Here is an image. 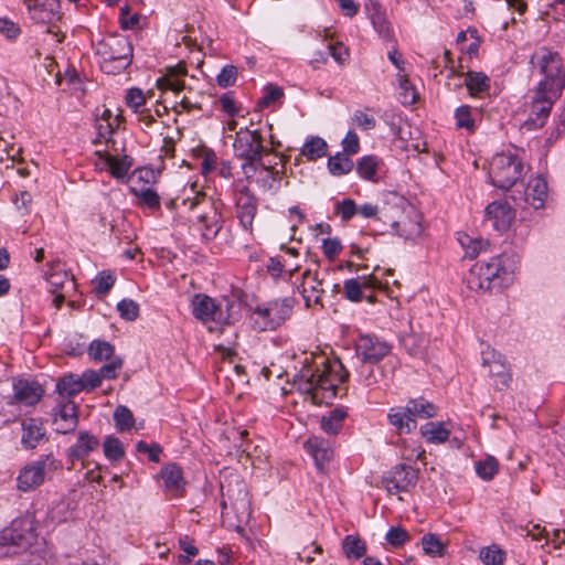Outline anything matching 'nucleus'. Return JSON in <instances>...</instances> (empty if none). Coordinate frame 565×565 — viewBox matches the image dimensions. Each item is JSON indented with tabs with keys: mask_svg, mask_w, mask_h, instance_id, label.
Instances as JSON below:
<instances>
[{
	"mask_svg": "<svg viewBox=\"0 0 565 565\" xmlns=\"http://www.w3.org/2000/svg\"><path fill=\"white\" fill-rule=\"evenodd\" d=\"M193 196L182 199V204L188 206L189 210L195 211L202 207L196 215L198 224L201 228V236L204 241H213L224 225L223 203L221 200L209 198L204 192L196 191L195 184L191 185Z\"/></svg>",
	"mask_w": 565,
	"mask_h": 565,
	"instance_id": "f257e3e1",
	"label": "nucleus"
},
{
	"mask_svg": "<svg viewBox=\"0 0 565 565\" xmlns=\"http://www.w3.org/2000/svg\"><path fill=\"white\" fill-rule=\"evenodd\" d=\"M93 46L104 73L118 74L131 64L134 49L124 35L109 34L93 42Z\"/></svg>",
	"mask_w": 565,
	"mask_h": 565,
	"instance_id": "f03ea898",
	"label": "nucleus"
},
{
	"mask_svg": "<svg viewBox=\"0 0 565 565\" xmlns=\"http://www.w3.org/2000/svg\"><path fill=\"white\" fill-rule=\"evenodd\" d=\"M530 64L543 76L536 88L547 89L553 97H561L565 88V71L561 54L543 46L531 55Z\"/></svg>",
	"mask_w": 565,
	"mask_h": 565,
	"instance_id": "7ed1b4c3",
	"label": "nucleus"
},
{
	"mask_svg": "<svg viewBox=\"0 0 565 565\" xmlns=\"http://www.w3.org/2000/svg\"><path fill=\"white\" fill-rule=\"evenodd\" d=\"M511 281V273L503 266L501 256L477 263L469 270L467 285L475 291L502 290Z\"/></svg>",
	"mask_w": 565,
	"mask_h": 565,
	"instance_id": "20e7f679",
	"label": "nucleus"
},
{
	"mask_svg": "<svg viewBox=\"0 0 565 565\" xmlns=\"http://www.w3.org/2000/svg\"><path fill=\"white\" fill-rule=\"evenodd\" d=\"M296 302L294 297H285L258 305L250 315L253 329L257 332L278 329L291 317Z\"/></svg>",
	"mask_w": 565,
	"mask_h": 565,
	"instance_id": "39448f33",
	"label": "nucleus"
},
{
	"mask_svg": "<svg viewBox=\"0 0 565 565\" xmlns=\"http://www.w3.org/2000/svg\"><path fill=\"white\" fill-rule=\"evenodd\" d=\"M273 149L264 145V138L259 130L241 128L235 134L233 141L234 157L242 160L241 169L243 173H248L255 164L264 160V154L270 153Z\"/></svg>",
	"mask_w": 565,
	"mask_h": 565,
	"instance_id": "423d86ee",
	"label": "nucleus"
},
{
	"mask_svg": "<svg viewBox=\"0 0 565 565\" xmlns=\"http://www.w3.org/2000/svg\"><path fill=\"white\" fill-rule=\"evenodd\" d=\"M405 199L397 193H388L379 204V221L393 227L399 235L411 237L422 232L418 222H412L404 216Z\"/></svg>",
	"mask_w": 565,
	"mask_h": 565,
	"instance_id": "0eeeda50",
	"label": "nucleus"
},
{
	"mask_svg": "<svg viewBox=\"0 0 565 565\" xmlns=\"http://www.w3.org/2000/svg\"><path fill=\"white\" fill-rule=\"evenodd\" d=\"M36 541L33 521L29 516L13 520L0 533V555L17 554Z\"/></svg>",
	"mask_w": 565,
	"mask_h": 565,
	"instance_id": "6e6552de",
	"label": "nucleus"
},
{
	"mask_svg": "<svg viewBox=\"0 0 565 565\" xmlns=\"http://www.w3.org/2000/svg\"><path fill=\"white\" fill-rule=\"evenodd\" d=\"M63 468L62 461L50 452L25 465L17 477V488L22 492L35 490L45 481V477Z\"/></svg>",
	"mask_w": 565,
	"mask_h": 565,
	"instance_id": "1a4fd4ad",
	"label": "nucleus"
},
{
	"mask_svg": "<svg viewBox=\"0 0 565 565\" xmlns=\"http://www.w3.org/2000/svg\"><path fill=\"white\" fill-rule=\"evenodd\" d=\"M323 369L311 365L303 366L298 375V388L306 394H311L313 399L318 398V391H322L321 398H333L337 395V385L330 380V370L326 361Z\"/></svg>",
	"mask_w": 565,
	"mask_h": 565,
	"instance_id": "9d476101",
	"label": "nucleus"
},
{
	"mask_svg": "<svg viewBox=\"0 0 565 565\" xmlns=\"http://www.w3.org/2000/svg\"><path fill=\"white\" fill-rule=\"evenodd\" d=\"M523 164L516 154L502 152L492 158L489 177L494 186L509 190L521 178Z\"/></svg>",
	"mask_w": 565,
	"mask_h": 565,
	"instance_id": "9b49d317",
	"label": "nucleus"
},
{
	"mask_svg": "<svg viewBox=\"0 0 565 565\" xmlns=\"http://www.w3.org/2000/svg\"><path fill=\"white\" fill-rule=\"evenodd\" d=\"M31 19L38 24H46V33L56 38V42L61 43L64 34L57 26V22L62 18L60 0H24Z\"/></svg>",
	"mask_w": 565,
	"mask_h": 565,
	"instance_id": "f8f14e48",
	"label": "nucleus"
},
{
	"mask_svg": "<svg viewBox=\"0 0 565 565\" xmlns=\"http://www.w3.org/2000/svg\"><path fill=\"white\" fill-rule=\"evenodd\" d=\"M418 480V472L409 465L399 463L394 466L382 477V486L388 494L409 492L415 488Z\"/></svg>",
	"mask_w": 565,
	"mask_h": 565,
	"instance_id": "ddd939ff",
	"label": "nucleus"
},
{
	"mask_svg": "<svg viewBox=\"0 0 565 565\" xmlns=\"http://www.w3.org/2000/svg\"><path fill=\"white\" fill-rule=\"evenodd\" d=\"M284 168L282 163L280 169H278L277 163H266L262 160L259 164H255L254 169L248 171V173H244V175L247 181H254L260 190L277 193L280 189Z\"/></svg>",
	"mask_w": 565,
	"mask_h": 565,
	"instance_id": "4468645a",
	"label": "nucleus"
},
{
	"mask_svg": "<svg viewBox=\"0 0 565 565\" xmlns=\"http://www.w3.org/2000/svg\"><path fill=\"white\" fill-rule=\"evenodd\" d=\"M222 490V501L221 507L223 512L227 510L228 502L231 505V509L235 511L237 514L245 515L246 518H249L250 515V501L248 498V491L246 489V486L244 482L238 481L237 482V490L235 491L231 483L228 484H221Z\"/></svg>",
	"mask_w": 565,
	"mask_h": 565,
	"instance_id": "2eb2a0df",
	"label": "nucleus"
},
{
	"mask_svg": "<svg viewBox=\"0 0 565 565\" xmlns=\"http://www.w3.org/2000/svg\"><path fill=\"white\" fill-rule=\"evenodd\" d=\"M235 207L241 226L252 233L254 218L258 210V199L248 186H244L238 191L235 199Z\"/></svg>",
	"mask_w": 565,
	"mask_h": 565,
	"instance_id": "dca6fc26",
	"label": "nucleus"
},
{
	"mask_svg": "<svg viewBox=\"0 0 565 565\" xmlns=\"http://www.w3.org/2000/svg\"><path fill=\"white\" fill-rule=\"evenodd\" d=\"M356 352L364 363H377L391 352V345L376 335L362 334L356 343Z\"/></svg>",
	"mask_w": 565,
	"mask_h": 565,
	"instance_id": "f3484780",
	"label": "nucleus"
},
{
	"mask_svg": "<svg viewBox=\"0 0 565 565\" xmlns=\"http://www.w3.org/2000/svg\"><path fill=\"white\" fill-rule=\"evenodd\" d=\"M558 98L559 97H553L552 93L547 92V89L541 90V88H535L532 98L531 116L527 124L535 128L542 127L550 116L554 103Z\"/></svg>",
	"mask_w": 565,
	"mask_h": 565,
	"instance_id": "a211bd4d",
	"label": "nucleus"
},
{
	"mask_svg": "<svg viewBox=\"0 0 565 565\" xmlns=\"http://www.w3.org/2000/svg\"><path fill=\"white\" fill-rule=\"evenodd\" d=\"M484 217L495 231L503 233L510 228L515 212L507 201H493L487 205Z\"/></svg>",
	"mask_w": 565,
	"mask_h": 565,
	"instance_id": "6ab92c4d",
	"label": "nucleus"
},
{
	"mask_svg": "<svg viewBox=\"0 0 565 565\" xmlns=\"http://www.w3.org/2000/svg\"><path fill=\"white\" fill-rule=\"evenodd\" d=\"M54 424L56 426L55 430L58 434H70L74 433L78 425V413L77 405L72 399H66L61 402L54 408Z\"/></svg>",
	"mask_w": 565,
	"mask_h": 565,
	"instance_id": "aec40b11",
	"label": "nucleus"
},
{
	"mask_svg": "<svg viewBox=\"0 0 565 565\" xmlns=\"http://www.w3.org/2000/svg\"><path fill=\"white\" fill-rule=\"evenodd\" d=\"M192 315L203 323L217 324L218 307L215 299L204 294H196L191 301Z\"/></svg>",
	"mask_w": 565,
	"mask_h": 565,
	"instance_id": "412c9836",
	"label": "nucleus"
},
{
	"mask_svg": "<svg viewBox=\"0 0 565 565\" xmlns=\"http://www.w3.org/2000/svg\"><path fill=\"white\" fill-rule=\"evenodd\" d=\"M21 445L26 450L36 448L40 441L45 437V428L41 418H24L21 422Z\"/></svg>",
	"mask_w": 565,
	"mask_h": 565,
	"instance_id": "4be33fe9",
	"label": "nucleus"
},
{
	"mask_svg": "<svg viewBox=\"0 0 565 565\" xmlns=\"http://www.w3.org/2000/svg\"><path fill=\"white\" fill-rule=\"evenodd\" d=\"M99 440L86 430L79 431L76 443L67 450V458L73 465L76 460H84L92 451L97 449Z\"/></svg>",
	"mask_w": 565,
	"mask_h": 565,
	"instance_id": "5701e85b",
	"label": "nucleus"
},
{
	"mask_svg": "<svg viewBox=\"0 0 565 565\" xmlns=\"http://www.w3.org/2000/svg\"><path fill=\"white\" fill-rule=\"evenodd\" d=\"M364 7L379 35L384 40L391 41L393 39V30L381 3L376 0H367Z\"/></svg>",
	"mask_w": 565,
	"mask_h": 565,
	"instance_id": "b1692460",
	"label": "nucleus"
},
{
	"mask_svg": "<svg viewBox=\"0 0 565 565\" xmlns=\"http://www.w3.org/2000/svg\"><path fill=\"white\" fill-rule=\"evenodd\" d=\"M306 449L312 456L317 468L323 471L324 465L333 457V449L329 443L319 437H311L305 444Z\"/></svg>",
	"mask_w": 565,
	"mask_h": 565,
	"instance_id": "393cba45",
	"label": "nucleus"
},
{
	"mask_svg": "<svg viewBox=\"0 0 565 565\" xmlns=\"http://www.w3.org/2000/svg\"><path fill=\"white\" fill-rule=\"evenodd\" d=\"M160 473L166 489L174 495L181 497L185 486L181 467L175 463H170L162 467Z\"/></svg>",
	"mask_w": 565,
	"mask_h": 565,
	"instance_id": "a878e982",
	"label": "nucleus"
},
{
	"mask_svg": "<svg viewBox=\"0 0 565 565\" xmlns=\"http://www.w3.org/2000/svg\"><path fill=\"white\" fill-rule=\"evenodd\" d=\"M217 307V324H233L241 317V302L235 297H222Z\"/></svg>",
	"mask_w": 565,
	"mask_h": 565,
	"instance_id": "bb28decb",
	"label": "nucleus"
},
{
	"mask_svg": "<svg viewBox=\"0 0 565 565\" xmlns=\"http://www.w3.org/2000/svg\"><path fill=\"white\" fill-rule=\"evenodd\" d=\"M43 388L36 382H19L14 385V396L15 398L28 405L33 406L42 398Z\"/></svg>",
	"mask_w": 565,
	"mask_h": 565,
	"instance_id": "cd10ccee",
	"label": "nucleus"
},
{
	"mask_svg": "<svg viewBox=\"0 0 565 565\" xmlns=\"http://www.w3.org/2000/svg\"><path fill=\"white\" fill-rule=\"evenodd\" d=\"M388 423L399 433L409 434L416 428V420L407 412V407H393L387 414Z\"/></svg>",
	"mask_w": 565,
	"mask_h": 565,
	"instance_id": "c85d7f7f",
	"label": "nucleus"
},
{
	"mask_svg": "<svg viewBox=\"0 0 565 565\" xmlns=\"http://www.w3.org/2000/svg\"><path fill=\"white\" fill-rule=\"evenodd\" d=\"M547 198V182L542 177L532 179L525 191V200L534 209H541L544 206Z\"/></svg>",
	"mask_w": 565,
	"mask_h": 565,
	"instance_id": "c756f323",
	"label": "nucleus"
},
{
	"mask_svg": "<svg viewBox=\"0 0 565 565\" xmlns=\"http://www.w3.org/2000/svg\"><path fill=\"white\" fill-rule=\"evenodd\" d=\"M120 119L121 117L118 115L111 120V111L109 109H105L102 118L96 121L97 139L95 142H100L102 140L108 142L111 135L118 128Z\"/></svg>",
	"mask_w": 565,
	"mask_h": 565,
	"instance_id": "7c9ffc66",
	"label": "nucleus"
},
{
	"mask_svg": "<svg viewBox=\"0 0 565 565\" xmlns=\"http://www.w3.org/2000/svg\"><path fill=\"white\" fill-rule=\"evenodd\" d=\"M99 156L109 168L110 174L116 179H124L132 166V160L128 156L118 158L107 152L104 154L99 153Z\"/></svg>",
	"mask_w": 565,
	"mask_h": 565,
	"instance_id": "2f4dec72",
	"label": "nucleus"
},
{
	"mask_svg": "<svg viewBox=\"0 0 565 565\" xmlns=\"http://www.w3.org/2000/svg\"><path fill=\"white\" fill-rule=\"evenodd\" d=\"M407 412L416 418H431L437 415V407L424 397L412 398L406 403Z\"/></svg>",
	"mask_w": 565,
	"mask_h": 565,
	"instance_id": "473e14b6",
	"label": "nucleus"
},
{
	"mask_svg": "<svg viewBox=\"0 0 565 565\" xmlns=\"http://www.w3.org/2000/svg\"><path fill=\"white\" fill-rule=\"evenodd\" d=\"M420 434L429 444H443L450 435L441 422H428L420 427Z\"/></svg>",
	"mask_w": 565,
	"mask_h": 565,
	"instance_id": "72a5a7b5",
	"label": "nucleus"
},
{
	"mask_svg": "<svg viewBox=\"0 0 565 565\" xmlns=\"http://www.w3.org/2000/svg\"><path fill=\"white\" fill-rule=\"evenodd\" d=\"M63 82H65L68 88L75 94L81 93L82 95H84L86 92L83 84V79L77 70L73 65H68L65 68L64 73L60 71L56 73L55 83L57 85H62Z\"/></svg>",
	"mask_w": 565,
	"mask_h": 565,
	"instance_id": "f704fd0d",
	"label": "nucleus"
},
{
	"mask_svg": "<svg viewBox=\"0 0 565 565\" xmlns=\"http://www.w3.org/2000/svg\"><path fill=\"white\" fill-rule=\"evenodd\" d=\"M347 416L348 413L343 408H334L321 418L320 426L327 434L337 435L342 429Z\"/></svg>",
	"mask_w": 565,
	"mask_h": 565,
	"instance_id": "c9c22d12",
	"label": "nucleus"
},
{
	"mask_svg": "<svg viewBox=\"0 0 565 565\" xmlns=\"http://www.w3.org/2000/svg\"><path fill=\"white\" fill-rule=\"evenodd\" d=\"M81 379L75 374L61 377L56 383V392L63 397H73L84 391Z\"/></svg>",
	"mask_w": 565,
	"mask_h": 565,
	"instance_id": "e433bc0d",
	"label": "nucleus"
},
{
	"mask_svg": "<svg viewBox=\"0 0 565 565\" xmlns=\"http://www.w3.org/2000/svg\"><path fill=\"white\" fill-rule=\"evenodd\" d=\"M328 145L318 136L310 137L301 149V154L310 161L320 159L327 154Z\"/></svg>",
	"mask_w": 565,
	"mask_h": 565,
	"instance_id": "4c0bfd02",
	"label": "nucleus"
},
{
	"mask_svg": "<svg viewBox=\"0 0 565 565\" xmlns=\"http://www.w3.org/2000/svg\"><path fill=\"white\" fill-rule=\"evenodd\" d=\"M354 167V163L350 156L338 152L328 159V169L332 175L341 177L348 174Z\"/></svg>",
	"mask_w": 565,
	"mask_h": 565,
	"instance_id": "58836bf2",
	"label": "nucleus"
},
{
	"mask_svg": "<svg viewBox=\"0 0 565 565\" xmlns=\"http://www.w3.org/2000/svg\"><path fill=\"white\" fill-rule=\"evenodd\" d=\"M465 85L467 86L470 95L475 96L480 93L488 92L490 88V79L482 72H471L466 74Z\"/></svg>",
	"mask_w": 565,
	"mask_h": 565,
	"instance_id": "ea45409f",
	"label": "nucleus"
},
{
	"mask_svg": "<svg viewBox=\"0 0 565 565\" xmlns=\"http://www.w3.org/2000/svg\"><path fill=\"white\" fill-rule=\"evenodd\" d=\"M423 551L430 557H441L446 553V544L435 533H426L420 539Z\"/></svg>",
	"mask_w": 565,
	"mask_h": 565,
	"instance_id": "a19ab883",
	"label": "nucleus"
},
{
	"mask_svg": "<svg viewBox=\"0 0 565 565\" xmlns=\"http://www.w3.org/2000/svg\"><path fill=\"white\" fill-rule=\"evenodd\" d=\"M302 277L305 279L311 277V279L313 281V285L310 287V292L311 294H308V289L307 288H303V290H302V297H303V299L306 301V305L309 307L311 301H313V303H320L321 299H322V296L324 294V290L322 288L323 280L318 278V274L317 273L311 274L310 270H306L302 274Z\"/></svg>",
	"mask_w": 565,
	"mask_h": 565,
	"instance_id": "79ce46f5",
	"label": "nucleus"
},
{
	"mask_svg": "<svg viewBox=\"0 0 565 565\" xmlns=\"http://www.w3.org/2000/svg\"><path fill=\"white\" fill-rule=\"evenodd\" d=\"M342 550L348 558L359 559L366 553V544L359 536L347 535L342 542Z\"/></svg>",
	"mask_w": 565,
	"mask_h": 565,
	"instance_id": "37998d69",
	"label": "nucleus"
},
{
	"mask_svg": "<svg viewBox=\"0 0 565 565\" xmlns=\"http://www.w3.org/2000/svg\"><path fill=\"white\" fill-rule=\"evenodd\" d=\"M379 163L380 160L375 156L362 157L356 162V172L364 180L375 182Z\"/></svg>",
	"mask_w": 565,
	"mask_h": 565,
	"instance_id": "c03bdc74",
	"label": "nucleus"
},
{
	"mask_svg": "<svg viewBox=\"0 0 565 565\" xmlns=\"http://www.w3.org/2000/svg\"><path fill=\"white\" fill-rule=\"evenodd\" d=\"M130 191L138 199L139 205H145L150 210L160 209V196L153 189L142 186L141 189L131 188Z\"/></svg>",
	"mask_w": 565,
	"mask_h": 565,
	"instance_id": "a18cd8bd",
	"label": "nucleus"
},
{
	"mask_svg": "<svg viewBox=\"0 0 565 565\" xmlns=\"http://www.w3.org/2000/svg\"><path fill=\"white\" fill-rule=\"evenodd\" d=\"M461 246L465 249L466 257L470 259L476 258L481 250H486L489 246V242L481 237L472 238L465 234L459 238Z\"/></svg>",
	"mask_w": 565,
	"mask_h": 565,
	"instance_id": "49530a36",
	"label": "nucleus"
},
{
	"mask_svg": "<svg viewBox=\"0 0 565 565\" xmlns=\"http://www.w3.org/2000/svg\"><path fill=\"white\" fill-rule=\"evenodd\" d=\"M114 351V345L105 340H94L88 347V355L95 361L111 359Z\"/></svg>",
	"mask_w": 565,
	"mask_h": 565,
	"instance_id": "de8ad7c7",
	"label": "nucleus"
},
{
	"mask_svg": "<svg viewBox=\"0 0 565 565\" xmlns=\"http://www.w3.org/2000/svg\"><path fill=\"white\" fill-rule=\"evenodd\" d=\"M104 454L111 461H119L125 457L122 443L114 436H107L103 444Z\"/></svg>",
	"mask_w": 565,
	"mask_h": 565,
	"instance_id": "09e8293b",
	"label": "nucleus"
},
{
	"mask_svg": "<svg viewBox=\"0 0 565 565\" xmlns=\"http://www.w3.org/2000/svg\"><path fill=\"white\" fill-rule=\"evenodd\" d=\"M114 420L117 429L120 431L129 430L135 424L131 411L124 405L116 407L114 412Z\"/></svg>",
	"mask_w": 565,
	"mask_h": 565,
	"instance_id": "8fccbe9b",
	"label": "nucleus"
},
{
	"mask_svg": "<svg viewBox=\"0 0 565 565\" xmlns=\"http://www.w3.org/2000/svg\"><path fill=\"white\" fill-rule=\"evenodd\" d=\"M499 471V463L494 457H487L476 465L477 475L483 480H491Z\"/></svg>",
	"mask_w": 565,
	"mask_h": 565,
	"instance_id": "3c124183",
	"label": "nucleus"
},
{
	"mask_svg": "<svg viewBox=\"0 0 565 565\" xmlns=\"http://www.w3.org/2000/svg\"><path fill=\"white\" fill-rule=\"evenodd\" d=\"M343 296L352 302H360L364 299V292L359 278H350L343 282Z\"/></svg>",
	"mask_w": 565,
	"mask_h": 565,
	"instance_id": "603ef678",
	"label": "nucleus"
},
{
	"mask_svg": "<svg viewBox=\"0 0 565 565\" xmlns=\"http://www.w3.org/2000/svg\"><path fill=\"white\" fill-rule=\"evenodd\" d=\"M179 547L185 554H180L178 556V561L180 564H189L191 563V558L199 554V548L194 545L193 539L189 535H183L179 539Z\"/></svg>",
	"mask_w": 565,
	"mask_h": 565,
	"instance_id": "864d4df0",
	"label": "nucleus"
},
{
	"mask_svg": "<svg viewBox=\"0 0 565 565\" xmlns=\"http://www.w3.org/2000/svg\"><path fill=\"white\" fill-rule=\"evenodd\" d=\"M120 317L127 321H135L139 317V306L131 299H122L117 303Z\"/></svg>",
	"mask_w": 565,
	"mask_h": 565,
	"instance_id": "5fc2aeb1",
	"label": "nucleus"
},
{
	"mask_svg": "<svg viewBox=\"0 0 565 565\" xmlns=\"http://www.w3.org/2000/svg\"><path fill=\"white\" fill-rule=\"evenodd\" d=\"M480 558L484 565H503L505 554L502 550L491 546L480 552Z\"/></svg>",
	"mask_w": 565,
	"mask_h": 565,
	"instance_id": "6e6d98bb",
	"label": "nucleus"
},
{
	"mask_svg": "<svg viewBox=\"0 0 565 565\" xmlns=\"http://www.w3.org/2000/svg\"><path fill=\"white\" fill-rule=\"evenodd\" d=\"M322 253L329 262H333L343 249L342 243L338 237H328L322 239Z\"/></svg>",
	"mask_w": 565,
	"mask_h": 565,
	"instance_id": "4d7b16f0",
	"label": "nucleus"
},
{
	"mask_svg": "<svg viewBox=\"0 0 565 565\" xmlns=\"http://www.w3.org/2000/svg\"><path fill=\"white\" fill-rule=\"evenodd\" d=\"M334 212L342 221L348 222L358 214V205L352 199H344L335 204Z\"/></svg>",
	"mask_w": 565,
	"mask_h": 565,
	"instance_id": "13d9d810",
	"label": "nucleus"
},
{
	"mask_svg": "<svg viewBox=\"0 0 565 565\" xmlns=\"http://www.w3.org/2000/svg\"><path fill=\"white\" fill-rule=\"evenodd\" d=\"M456 125L458 128H465L470 131L475 128V120L471 116V109L469 106H460L455 113Z\"/></svg>",
	"mask_w": 565,
	"mask_h": 565,
	"instance_id": "bf43d9fd",
	"label": "nucleus"
},
{
	"mask_svg": "<svg viewBox=\"0 0 565 565\" xmlns=\"http://www.w3.org/2000/svg\"><path fill=\"white\" fill-rule=\"evenodd\" d=\"M397 79L399 82V87L402 89L401 96H402V103L403 104H413L416 100V92L411 83V81L407 78L406 75H402L401 73L397 75Z\"/></svg>",
	"mask_w": 565,
	"mask_h": 565,
	"instance_id": "052dcab7",
	"label": "nucleus"
},
{
	"mask_svg": "<svg viewBox=\"0 0 565 565\" xmlns=\"http://www.w3.org/2000/svg\"><path fill=\"white\" fill-rule=\"evenodd\" d=\"M385 539L392 546L401 547L409 541V534L401 526H393L387 531Z\"/></svg>",
	"mask_w": 565,
	"mask_h": 565,
	"instance_id": "680f3d73",
	"label": "nucleus"
},
{
	"mask_svg": "<svg viewBox=\"0 0 565 565\" xmlns=\"http://www.w3.org/2000/svg\"><path fill=\"white\" fill-rule=\"evenodd\" d=\"M237 78V68L234 65L224 66L216 76L217 85L222 88L233 86Z\"/></svg>",
	"mask_w": 565,
	"mask_h": 565,
	"instance_id": "e2e57ef3",
	"label": "nucleus"
},
{
	"mask_svg": "<svg viewBox=\"0 0 565 565\" xmlns=\"http://www.w3.org/2000/svg\"><path fill=\"white\" fill-rule=\"evenodd\" d=\"M115 277L107 271H102L95 279V291L98 295H106L115 284Z\"/></svg>",
	"mask_w": 565,
	"mask_h": 565,
	"instance_id": "0e129e2a",
	"label": "nucleus"
},
{
	"mask_svg": "<svg viewBox=\"0 0 565 565\" xmlns=\"http://www.w3.org/2000/svg\"><path fill=\"white\" fill-rule=\"evenodd\" d=\"M124 361L119 356L113 358L109 363L104 364L99 369L102 379L113 380L117 377L118 371L121 370Z\"/></svg>",
	"mask_w": 565,
	"mask_h": 565,
	"instance_id": "69168bd1",
	"label": "nucleus"
},
{
	"mask_svg": "<svg viewBox=\"0 0 565 565\" xmlns=\"http://www.w3.org/2000/svg\"><path fill=\"white\" fill-rule=\"evenodd\" d=\"M136 448L138 452L147 454L150 461H160V454L162 448L158 444L149 445L143 440H139L136 445Z\"/></svg>",
	"mask_w": 565,
	"mask_h": 565,
	"instance_id": "338daca9",
	"label": "nucleus"
},
{
	"mask_svg": "<svg viewBox=\"0 0 565 565\" xmlns=\"http://www.w3.org/2000/svg\"><path fill=\"white\" fill-rule=\"evenodd\" d=\"M282 95H284V92L280 87L268 85L265 88L264 96L258 102V106L262 108L268 107L270 104L275 103L280 97H282Z\"/></svg>",
	"mask_w": 565,
	"mask_h": 565,
	"instance_id": "774afa93",
	"label": "nucleus"
}]
</instances>
